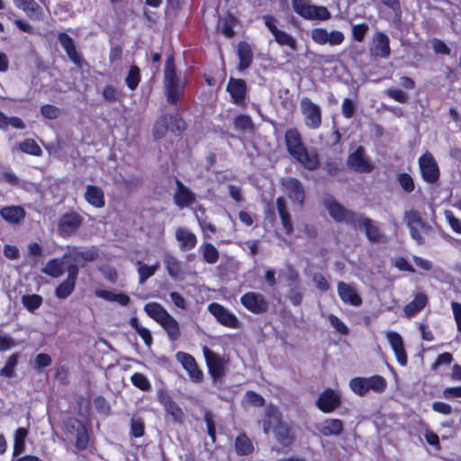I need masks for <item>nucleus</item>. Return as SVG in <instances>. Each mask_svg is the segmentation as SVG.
I'll list each match as a JSON object with an SVG mask.
<instances>
[{
    "label": "nucleus",
    "instance_id": "obj_1",
    "mask_svg": "<svg viewBox=\"0 0 461 461\" xmlns=\"http://www.w3.org/2000/svg\"><path fill=\"white\" fill-rule=\"evenodd\" d=\"M285 141L289 154L299 161L305 168L314 170L319 167L318 155L308 152L300 131L295 128L288 129L285 134Z\"/></svg>",
    "mask_w": 461,
    "mask_h": 461
},
{
    "label": "nucleus",
    "instance_id": "obj_2",
    "mask_svg": "<svg viewBox=\"0 0 461 461\" xmlns=\"http://www.w3.org/2000/svg\"><path fill=\"white\" fill-rule=\"evenodd\" d=\"M267 420L264 421L263 429L265 434H268L273 429L276 440L285 447H288L293 442V436L287 423L283 422L278 410L274 406H268L266 410Z\"/></svg>",
    "mask_w": 461,
    "mask_h": 461
},
{
    "label": "nucleus",
    "instance_id": "obj_3",
    "mask_svg": "<svg viewBox=\"0 0 461 461\" xmlns=\"http://www.w3.org/2000/svg\"><path fill=\"white\" fill-rule=\"evenodd\" d=\"M164 85L167 101L171 104L180 100L182 95L183 85L175 72L173 57H168L164 69Z\"/></svg>",
    "mask_w": 461,
    "mask_h": 461
},
{
    "label": "nucleus",
    "instance_id": "obj_4",
    "mask_svg": "<svg viewBox=\"0 0 461 461\" xmlns=\"http://www.w3.org/2000/svg\"><path fill=\"white\" fill-rule=\"evenodd\" d=\"M386 385V380L378 375L370 377H355L349 381L350 389L359 396H364L370 391L382 393Z\"/></svg>",
    "mask_w": 461,
    "mask_h": 461
},
{
    "label": "nucleus",
    "instance_id": "obj_5",
    "mask_svg": "<svg viewBox=\"0 0 461 461\" xmlns=\"http://www.w3.org/2000/svg\"><path fill=\"white\" fill-rule=\"evenodd\" d=\"M293 10L300 16L308 20L327 21L330 13L325 6H317L310 0H291Z\"/></svg>",
    "mask_w": 461,
    "mask_h": 461
},
{
    "label": "nucleus",
    "instance_id": "obj_6",
    "mask_svg": "<svg viewBox=\"0 0 461 461\" xmlns=\"http://www.w3.org/2000/svg\"><path fill=\"white\" fill-rule=\"evenodd\" d=\"M323 203L330 215L337 221H343L353 226L359 215L345 209L331 195H325Z\"/></svg>",
    "mask_w": 461,
    "mask_h": 461
},
{
    "label": "nucleus",
    "instance_id": "obj_7",
    "mask_svg": "<svg viewBox=\"0 0 461 461\" xmlns=\"http://www.w3.org/2000/svg\"><path fill=\"white\" fill-rule=\"evenodd\" d=\"M300 109L303 116L305 125L312 130L320 128L321 124V107L310 98L303 97L300 101Z\"/></svg>",
    "mask_w": 461,
    "mask_h": 461
},
{
    "label": "nucleus",
    "instance_id": "obj_8",
    "mask_svg": "<svg viewBox=\"0 0 461 461\" xmlns=\"http://www.w3.org/2000/svg\"><path fill=\"white\" fill-rule=\"evenodd\" d=\"M419 167L422 179L429 183L434 184L439 178V167L431 153L426 151L418 160Z\"/></svg>",
    "mask_w": 461,
    "mask_h": 461
},
{
    "label": "nucleus",
    "instance_id": "obj_9",
    "mask_svg": "<svg viewBox=\"0 0 461 461\" xmlns=\"http://www.w3.org/2000/svg\"><path fill=\"white\" fill-rule=\"evenodd\" d=\"M312 40L319 45L329 44L330 46H339L344 40V33L338 30L328 31L326 28L317 27L311 31Z\"/></svg>",
    "mask_w": 461,
    "mask_h": 461
},
{
    "label": "nucleus",
    "instance_id": "obj_10",
    "mask_svg": "<svg viewBox=\"0 0 461 461\" xmlns=\"http://www.w3.org/2000/svg\"><path fill=\"white\" fill-rule=\"evenodd\" d=\"M208 311L221 325L230 329L240 328V321L237 316L222 305L217 303H212L208 305Z\"/></svg>",
    "mask_w": 461,
    "mask_h": 461
},
{
    "label": "nucleus",
    "instance_id": "obj_11",
    "mask_svg": "<svg viewBox=\"0 0 461 461\" xmlns=\"http://www.w3.org/2000/svg\"><path fill=\"white\" fill-rule=\"evenodd\" d=\"M264 23L270 31L275 38V41L281 46H287L291 50H296V40L285 31L279 30L276 25V19L271 15H265L263 17Z\"/></svg>",
    "mask_w": 461,
    "mask_h": 461
},
{
    "label": "nucleus",
    "instance_id": "obj_12",
    "mask_svg": "<svg viewBox=\"0 0 461 461\" xmlns=\"http://www.w3.org/2000/svg\"><path fill=\"white\" fill-rule=\"evenodd\" d=\"M83 218L77 212H68L62 215L58 224V233L62 237L73 235L80 228Z\"/></svg>",
    "mask_w": 461,
    "mask_h": 461
},
{
    "label": "nucleus",
    "instance_id": "obj_13",
    "mask_svg": "<svg viewBox=\"0 0 461 461\" xmlns=\"http://www.w3.org/2000/svg\"><path fill=\"white\" fill-rule=\"evenodd\" d=\"M282 189L288 197L298 203L300 205L303 203L305 197V191L303 184L294 177L287 176L280 180Z\"/></svg>",
    "mask_w": 461,
    "mask_h": 461
},
{
    "label": "nucleus",
    "instance_id": "obj_14",
    "mask_svg": "<svg viewBox=\"0 0 461 461\" xmlns=\"http://www.w3.org/2000/svg\"><path fill=\"white\" fill-rule=\"evenodd\" d=\"M98 254L94 249H83L77 247H68V252L64 254V258H70L73 261L69 267H83L86 262L94 261Z\"/></svg>",
    "mask_w": 461,
    "mask_h": 461
},
{
    "label": "nucleus",
    "instance_id": "obj_15",
    "mask_svg": "<svg viewBox=\"0 0 461 461\" xmlns=\"http://www.w3.org/2000/svg\"><path fill=\"white\" fill-rule=\"evenodd\" d=\"M341 402V397L339 392L331 388H326L318 397L316 405L325 413L332 412Z\"/></svg>",
    "mask_w": 461,
    "mask_h": 461
},
{
    "label": "nucleus",
    "instance_id": "obj_16",
    "mask_svg": "<svg viewBox=\"0 0 461 461\" xmlns=\"http://www.w3.org/2000/svg\"><path fill=\"white\" fill-rule=\"evenodd\" d=\"M241 304L249 312L260 314L267 311V303L261 294L248 292L240 298Z\"/></svg>",
    "mask_w": 461,
    "mask_h": 461
},
{
    "label": "nucleus",
    "instance_id": "obj_17",
    "mask_svg": "<svg viewBox=\"0 0 461 461\" xmlns=\"http://www.w3.org/2000/svg\"><path fill=\"white\" fill-rule=\"evenodd\" d=\"M203 353L212 377L214 380L221 377L225 372L222 358L206 347H203Z\"/></svg>",
    "mask_w": 461,
    "mask_h": 461
},
{
    "label": "nucleus",
    "instance_id": "obj_18",
    "mask_svg": "<svg viewBox=\"0 0 461 461\" xmlns=\"http://www.w3.org/2000/svg\"><path fill=\"white\" fill-rule=\"evenodd\" d=\"M348 165L359 173H369L374 169L372 163L364 154V149L358 147L348 158Z\"/></svg>",
    "mask_w": 461,
    "mask_h": 461
},
{
    "label": "nucleus",
    "instance_id": "obj_19",
    "mask_svg": "<svg viewBox=\"0 0 461 461\" xmlns=\"http://www.w3.org/2000/svg\"><path fill=\"white\" fill-rule=\"evenodd\" d=\"M176 360L186 370L190 378L196 383L203 379V372L198 368L195 359L187 353L177 352L176 354Z\"/></svg>",
    "mask_w": 461,
    "mask_h": 461
},
{
    "label": "nucleus",
    "instance_id": "obj_20",
    "mask_svg": "<svg viewBox=\"0 0 461 461\" xmlns=\"http://www.w3.org/2000/svg\"><path fill=\"white\" fill-rule=\"evenodd\" d=\"M77 267H68V277L55 289V295L59 299L68 298L74 291L77 278Z\"/></svg>",
    "mask_w": 461,
    "mask_h": 461
},
{
    "label": "nucleus",
    "instance_id": "obj_21",
    "mask_svg": "<svg viewBox=\"0 0 461 461\" xmlns=\"http://www.w3.org/2000/svg\"><path fill=\"white\" fill-rule=\"evenodd\" d=\"M386 339L401 366L407 364V354L404 349L403 340L401 335L395 331H388Z\"/></svg>",
    "mask_w": 461,
    "mask_h": 461
},
{
    "label": "nucleus",
    "instance_id": "obj_22",
    "mask_svg": "<svg viewBox=\"0 0 461 461\" xmlns=\"http://www.w3.org/2000/svg\"><path fill=\"white\" fill-rule=\"evenodd\" d=\"M338 294L342 302L347 304L359 306L362 303V299L356 288L345 282L338 283Z\"/></svg>",
    "mask_w": 461,
    "mask_h": 461
},
{
    "label": "nucleus",
    "instance_id": "obj_23",
    "mask_svg": "<svg viewBox=\"0 0 461 461\" xmlns=\"http://www.w3.org/2000/svg\"><path fill=\"white\" fill-rule=\"evenodd\" d=\"M353 226L355 228L363 229L367 239L371 241L376 242L379 241L382 238V233L379 228L374 223V221L361 214L358 215Z\"/></svg>",
    "mask_w": 461,
    "mask_h": 461
},
{
    "label": "nucleus",
    "instance_id": "obj_24",
    "mask_svg": "<svg viewBox=\"0 0 461 461\" xmlns=\"http://www.w3.org/2000/svg\"><path fill=\"white\" fill-rule=\"evenodd\" d=\"M175 237L178 242L179 249L182 251L191 250L197 243L196 236L185 228H177Z\"/></svg>",
    "mask_w": 461,
    "mask_h": 461
},
{
    "label": "nucleus",
    "instance_id": "obj_25",
    "mask_svg": "<svg viewBox=\"0 0 461 461\" xmlns=\"http://www.w3.org/2000/svg\"><path fill=\"white\" fill-rule=\"evenodd\" d=\"M86 201L95 208H103L105 204L104 193L97 185H87L84 194Z\"/></svg>",
    "mask_w": 461,
    "mask_h": 461
},
{
    "label": "nucleus",
    "instance_id": "obj_26",
    "mask_svg": "<svg viewBox=\"0 0 461 461\" xmlns=\"http://www.w3.org/2000/svg\"><path fill=\"white\" fill-rule=\"evenodd\" d=\"M176 187L174 201L178 207L185 208L195 202L194 194L178 180L176 181Z\"/></svg>",
    "mask_w": 461,
    "mask_h": 461
},
{
    "label": "nucleus",
    "instance_id": "obj_27",
    "mask_svg": "<svg viewBox=\"0 0 461 461\" xmlns=\"http://www.w3.org/2000/svg\"><path fill=\"white\" fill-rule=\"evenodd\" d=\"M389 37L383 32H376L374 37V47L371 49L375 56L388 58L390 56Z\"/></svg>",
    "mask_w": 461,
    "mask_h": 461
},
{
    "label": "nucleus",
    "instance_id": "obj_28",
    "mask_svg": "<svg viewBox=\"0 0 461 461\" xmlns=\"http://www.w3.org/2000/svg\"><path fill=\"white\" fill-rule=\"evenodd\" d=\"M343 422L339 419H326L318 427L319 431L326 437L339 436L343 430Z\"/></svg>",
    "mask_w": 461,
    "mask_h": 461
},
{
    "label": "nucleus",
    "instance_id": "obj_29",
    "mask_svg": "<svg viewBox=\"0 0 461 461\" xmlns=\"http://www.w3.org/2000/svg\"><path fill=\"white\" fill-rule=\"evenodd\" d=\"M404 221L409 229L420 228L422 230H428L429 225L426 220L423 218L420 212L411 209L404 212Z\"/></svg>",
    "mask_w": 461,
    "mask_h": 461
},
{
    "label": "nucleus",
    "instance_id": "obj_30",
    "mask_svg": "<svg viewBox=\"0 0 461 461\" xmlns=\"http://www.w3.org/2000/svg\"><path fill=\"white\" fill-rule=\"evenodd\" d=\"M227 90L236 104L242 103L246 94V84L242 79L230 78Z\"/></svg>",
    "mask_w": 461,
    "mask_h": 461
},
{
    "label": "nucleus",
    "instance_id": "obj_31",
    "mask_svg": "<svg viewBox=\"0 0 461 461\" xmlns=\"http://www.w3.org/2000/svg\"><path fill=\"white\" fill-rule=\"evenodd\" d=\"M59 41L62 48L66 50L69 59L76 64L80 62V56L77 50L76 45L72 38L65 32L59 34Z\"/></svg>",
    "mask_w": 461,
    "mask_h": 461
},
{
    "label": "nucleus",
    "instance_id": "obj_32",
    "mask_svg": "<svg viewBox=\"0 0 461 461\" xmlns=\"http://www.w3.org/2000/svg\"><path fill=\"white\" fill-rule=\"evenodd\" d=\"M145 312L158 323H161L170 314L161 304L152 302L144 306Z\"/></svg>",
    "mask_w": 461,
    "mask_h": 461
},
{
    "label": "nucleus",
    "instance_id": "obj_33",
    "mask_svg": "<svg viewBox=\"0 0 461 461\" xmlns=\"http://www.w3.org/2000/svg\"><path fill=\"white\" fill-rule=\"evenodd\" d=\"M0 215L10 223H18L25 216V212L21 206H6L1 209Z\"/></svg>",
    "mask_w": 461,
    "mask_h": 461
},
{
    "label": "nucleus",
    "instance_id": "obj_34",
    "mask_svg": "<svg viewBox=\"0 0 461 461\" xmlns=\"http://www.w3.org/2000/svg\"><path fill=\"white\" fill-rule=\"evenodd\" d=\"M64 257L62 258H52L47 262L41 272L53 278L61 276L64 273Z\"/></svg>",
    "mask_w": 461,
    "mask_h": 461
},
{
    "label": "nucleus",
    "instance_id": "obj_35",
    "mask_svg": "<svg viewBox=\"0 0 461 461\" xmlns=\"http://www.w3.org/2000/svg\"><path fill=\"white\" fill-rule=\"evenodd\" d=\"M276 207L278 214L281 218L284 230L286 234H291L293 231V224L291 221L290 214L286 209V203L284 197H278L276 199Z\"/></svg>",
    "mask_w": 461,
    "mask_h": 461
},
{
    "label": "nucleus",
    "instance_id": "obj_36",
    "mask_svg": "<svg viewBox=\"0 0 461 461\" xmlns=\"http://www.w3.org/2000/svg\"><path fill=\"white\" fill-rule=\"evenodd\" d=\"M238 56L240 59L239 69L244 70L248 68L253 60L250 45L247 42H240L238 46Z\"/></svg>",
    "mask_w": 461,
    "mask_h": 461
},
{
    "label": "nucleus",
    "instance_id": "obj_37",
    "mask_svg": "<svg viewBox=\"0 0 461 461\" xmlns=\"http://www.w3.org/2000/svg\"><path fill=\"white\" fill-rule=\"evenodd\" d=\"M427 301V296L423 293L417 294L413 301L404 307L405 315L408 317L416 315L425 307Z\"/></svg>",
    "mask_w": 461,
    "mask_h": 461
},
{
    "label": "nucleus",
    "instance_id": "obj_38",
    "mask_svg": "<svg viewBox=\"0 0 461 461\" xmlns=\"http://www.w3.org/2000/svg\"><path fill=\"white\" fill-rule=\"evenodd\" d=\"M163 262L170 276L176 278L182 274L181 262L170 253H165Z\"/></svg>",
    "mask_w": 461,
    "mask_h": 461
},
{
    "label": "nucleus",
    "instance_id": "obj_39",
    "mask_svg": "<svg viewBox=\"0 0 461 461\" xmlns=\"http://www.w3.org/2000/svg\"><path fill=\"white\" fill-rule=\"evenodd\" d=\"M160 325L167 331L170 340L175 341L180 337V329L177 321L169 314Z\"/></svg>",
    "mask_w": 461,
    "mask_h": 461
},
{
    "label": "nucleus",
    "instance_id": "obj_40",
    "mask_svg": "<svg viewBox=\"0 0 461 461\" xmlns=\"http://www.w3.org/2000/svg\"><path fill=\"white\" fill-rule=\"evenodd\" d=\"M235 449L240 456H248L254 450L251 439L245 434H240L236 438Z\"/></svg>",
    "mask_w": 461,
    "mask_h": 461
},
{
    "label": "nucleus",
    "instance_id": "obj_41",
    "mask_svg": "<svg viewBox=\"0 0 461 461\" xmlns=\"http://www.w3.org/2000/svg\"><path fill=\"white\" fill-rule=\"evenodd\" d=\"M28 429L25 428H19L14 433V456H18L25 449V438L28 435Z\"/></svg>",
    "mask_w": 461,
    "mask_h": 461
},
{
    "label": "nucleus",
    "instance_id": "obj_42",
    "mask_svg": "<svg viewBox=\"0 0 461 461\" xmlns=\"http://www.w3.org/2000/svg\"><path fill=\"white\" fill-rule=\"evenodd\" d=\"M139 283L144 284L146 280L151 277L159 267V263H155L152 266L142 264L140 261H137Z\"/></svg>",
    "mask_w": 461,
    "mask_h": 461
},
{
    "label": "nucleus",
    "instance_id": "obj_43",
    "mask_svg": "<svg viewBox=\"0 0 461 461\" xmlns=\"http://www.w3.org/2000/svg\"><path fill=\"white\" fill-rule=\"evenodd\" d=\"M162 403L166 411L174 418L176 421H182L184 419V412L181 408L172 401L170 397L162 398Z\"/></svg>",
    "mask_w": 461,
    "mask_h": 461
},
{
    "label": "nucleus",
    "instance_id": "obj_44",
    "mask_svg": "<svg viewBox=\"0 0 461 461\" xmlns=\"http://www.w3.org/2000/svg\"><path fill=\"white\" fill-rule=\"evenodd\" d=\"M21 302L27 311L30 312H34L41 307L43 299L39 294H25L22 296Z\"/></svg>",
    "mask_w": 461,
    "mask_h": 461
},
{
    "label": "nucleus",
    "instance_id": "obj_45",
    "mask_svg": "<svg viewBox=\"0 0 461 461\" xmlns=\"http://www.w3.org/2000/svg\"><path fill=\"white\" fill-rule=\"evenodd\" d=\"M170 117L168 115L161 116L155 123L153 134L156 139L163 138L166 133L170 131L169 127Z\"/></svg>",
    "mask_w": 461,
    "mask_h": 461
},
{
    "label": "nucleus",
    "instance_id": "obj_46",
    "mask_svg": "<svg viewBox=\"0 0 461 461\" xmlns=\"http://www.w3.org/2000/svg\"><path fill=\"white\" fill-rule=\"evenodd\" d=\"M203 259L208 264H214L219 259V252L217 249L211 243H204L200 247Z\"/></svg>",
    "mask_w": 461,
    "mask_h": 461
},
{
    "label": "nucleus",
    "instance_id": "obj_47",
    "mask_svg": "<svg viewBox=\"0 0 461 461\" xmlns=\"http://www.w3.org/2000/svg\"><path fill=\"white\" fill-rule=\"evenodd\" d=\"M234 127L237 131L250 132L254 129V123L250 116L240 114L235 118Z\"/></svg>",
    "mask_w": 461,
    "mask_h": 461
},
{
    "label": "nucleus",
    "instance_id": "obj_48",
    "mask_svg": "<svg viewBox=\"0 0 461 461\" xmlns=\"http://www.w3.org/2000/svg\"><path fill=\"white\" fill-rule=\"evenodd\" d=\"M20 150L23 153L32 155V156H41V149L40 146L35 142V140L32 139H26L23 142L19 144Z\"/></svg>",
    "mask_w": 461,
    "mask_h": 461
},
{
    "label": "nucleus",
    "instance_id": "obj_49",
    "mask_svg": "<svg viewBox=\"0 0 461 461\" xmlns=\"http://www.w3.org/2000/svg\"><path fill=\"white\" fill-rule=\"evenodd\" d=\"M14 4L28 15L35 14L40 9V5L35 0H14Z\"/></svg>",
    "mask_w": 461,
    "mask_h": 461
},
{
    "label": "nucleus",
    "instance_id": "obj_50",
    "mask_svg": "<svg viewBox=\"0 0 461 461\" xmlns=\"http://www.w3.org/2000/svg\"><path fill=\"white\" fill-rule=\"evenodd\" d=\"M19 354H13L10 356L5 366L0 370V375L7 378L14 376V368L18 363Z\"/></svg>",
    "mask_w": 461,
    "mask_h": 461
},
{
    "label": "nucleus",
    "instance_id": "obj_51",
    "mask_svg": "<svg viewBox=\"0 0 461 461\" xmlns=\"http://www.w3.org/2000/svg\"><path fill=\"white\" fill-rule=\"evenodd\" d=\"M140 80V69L136 66H131L125 78L127 86L131 90H135Z\"/></svg>",
    "mask_w": 461,
    "mask_h": 461
},
{
    "label": "nucleus",
    "instance_id": "obj_52",
    "mask_svg": "<svg viewBox=\"0 0 461 461\" xmlns=\"http://www.w3.org/2000/svg\"><path fill=\"white\" fill-rule=\"evenodd\" d=\"M397 180L402 190L406 193H411L415 185L412 177L407 173L399 174Z\"/></svg>",
    "mask_w": 461,
    "mask_h": 461
},
{
    "label": "nucleus",
    "instance_id": "obj_53",
    "mask_svg": "<svg viewBox=\"0 0 461 461\" xmlns=\"http://www.w3.org/2000/svg\"><path fill=\"white\" fill-rule=\"evenodd\" d=\"M243 404L261 407L265 404V400L255 392H247L243 398Z\"/></svg>",
    "mask_w": 461,
    "mask_h": 461
},
{
    "label": "nucleus",
    "instance_id": "obj_54",
    "mask_svg": "<svg viewBox=\"0 0 461 461\" xmlns=\"http://www.w3.org/2000/svg\"><path fill=\"white\" fill-rule=\"evenodd\" d=\"M444 215L452 230L461 235V220L456 217L449 210H446Z\"/></svg>",
    "mask_w": 461,
    "mask_h": 461
},
{
    "label": "nucleus",
    "instance_id": "obj_55",
    "mask_svg": "<svg viewBox=\"0 0 461 461\" xmlns=\"http://www.w3.org/2000/svg\"><path fill=\"white\" fill-rule=\"evenodd\" d=\"M170 131L174 134H180L185 129V122L177 115H169Z\"/></svg>",
    "mask_w": 461,
    "mask_h": 461
},
{
    "label": "nucleus",
    "instance_id": "obj_56",
    "mask_svg": "<svg viewBox=\"0 0 461 461\" xmlns=\"http://www.w3.org/2000/svg\"><path fill=\"white\" fill-rule=\"evenodd\" d=\"M131 383L140 390L146 391L150 387V383L148 378L140 373L133 374L131 377Z\"/></svg>",
    "mask_w": 461,
    "mask_h": 461
},
{
    "label": "nucleus",
    "instance_id": "obj_57",
    "mask_svg": "<svg viewBox=\"0 0 461 461\" xmlns=\"http://www.w3.org/2000/svg\"><path fill=\"white\" fill-rule=\"evenodd\" d=\"M103 97L110 102L117 101L121 97V92L112 85H106L102 92Z\"/></svg>",
    "mask_w": 461,
    "mask_h": 461
},
{
    "label": "nucleus",
    "instance_id": "obj_58",
    "mask_svg": "<svg viewBox=\"0 0 461 461\" xmlns=\"http://www.w3.org/2000/svg\"><path fill=\"white\" fill-rule=\"evenodd\" d=\"M144 423L140 418L133 417L131 420V434L135 438H140L144 434Z\"/></svg>",
    "mask_w": 461,
    "mask_h": 461
},
{
    "label": "nucleus",
    "instance_id": "obj_59",
    "mask_svg": "<svg viewBox=\"0 0 461 461\" xmlns=\"http://www.w3.org/2000/svg\"><path fill=\"white\" fill-rule=\"evenodd\" d=\"M330 325L340 334L346 335L348 332L347 325L336 315L330 313L328 316Z\"/></svg>",
    "mask_w": 461,
    "mask_h": 461
},
{
    "label": "nucleus",
    "instance_id": "obj_60",
    "mask_svg": "<svg viewBox=\"0 0 461 461\" xmlns=\"http://www.w3.org/2000/svg\"><path fill=\"white\" fill-rule=\"evenodd\" d=\"M368 25L366 23L354 24L352 26L353 38L357 41H362L368 31Z\"/></svg>",
    "mask_w": 461,
    "mask_h": 461
},
{
    "label": "nucleus",
    "instance_id": "obj_61",
    "mask_svg": "<svg viewBox=\"0 0 461 461\" xmlns=\"http://www.w3.org/2000/svg\"><path fill=\"white\" fill-rule=\"evenodd\" d=\"M76 438L77 440V447L80 449H84L86 447L88 443V435L86 432V429L84 426L83 428L79 429L78 431H76L73 435Z\"/></svg>",
    "mask_w": 461,
    "mask_h": 461
},
{
    "label": "nucleus",
    "instance_id": "obj_62",
    "mask_svg": "<svg viewBox=\"0 0 461 461\" xmlns=\"http://www.w3.org/2000/svg\"><path fill=\"white\" fill-rule=\"evenodd\" d=\"M341 111L344 117L347 119L351 118L355 112V104L353 101L349 98H345L342 102Z\"/></svg>",
    "mask_w": 461,
    "mask_h": 461
},
{
    "label": "nucleus",
    "instance_id": "obj_63",
    "mask_svg": "<svg viewBox=\"0 0 461 461\" xmlns=\"http://www.w3.org/2000/svg\"><path fill=\"white\" fill-rule=\"evenodd\" d=\"M312 280L316 287L322 292H325L330 288L328 280L321 273L314 274Z\"/></svg>",
    "mask_w": 461,
    "mask_h": 461
},
{
    "label": "nucleus",
    "instance_id": "obj_64",
    "mask_svg": "<svg viewBox=\"0 0 461 461\" xmlns=\"http://www.w3.org/2000/svg\"><path fill=\"white\" fill-rule=\"evenodd\" d=\"M451 309L456 322L457 330L461 333V303L453 302L451 303Z\"/></svg>",
    "mask_w": 461,
    "mask_h": 461
}]
</instances>
